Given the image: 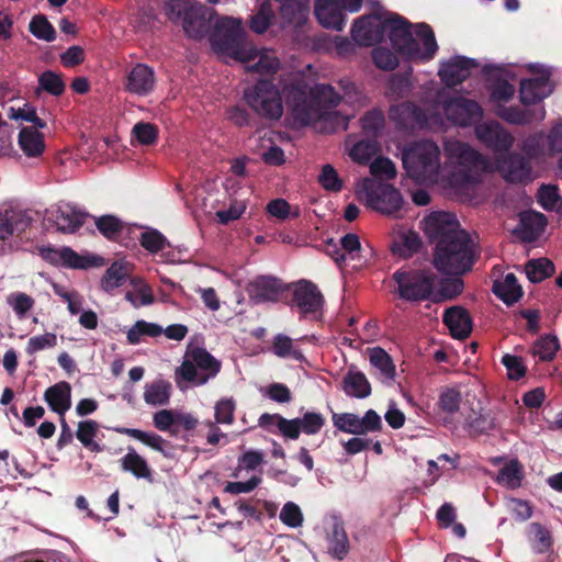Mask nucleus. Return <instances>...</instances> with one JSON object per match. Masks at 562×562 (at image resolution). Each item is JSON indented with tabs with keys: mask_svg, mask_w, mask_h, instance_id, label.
<instances>
[{
	"mask_svg": "<svg viewBox=\"0 0 562 562\" xmlns=\"http://www.w3.org/2000/svg\"><path fill=\"white\" fill-rule=\"evenodd\" d=\"M368 196L371 206L382 214H395L403 205L401 192L389 183H378V186L368 193Z\"/></svg>",
	"mask_w": 562,
	"mask_h": 562,
	"instance_id": "a211bd4d",
	"label": "nucleus"
},
{
	"mask_svg": "<svg viewBox=\"0 0 562 562\" xmlns=\"http://www.w3.org/2000/svg\"><path fill=\"white\" fill-rule=\"evenodd\" d=\"M530 542L533 552L543 554L552 552L553 538L550 530L540 522H531L529 526Z\"/></svg>",
	"mask_w": 562,
	"mask_h": 562,
	"instance_id": "a19ab883",
	"label": "nucleus"
},
{
	"mask_svg": "<svg viewBox=\"0 0 562 562\" xmlns=\"http://www.w3.org/2000/svg\"><path fill=\"white\" fill-rule=\"evenodd\" d=\"M560 348L557 336L546 335L540 337L532 348V353L541 361H552Z\"/></svg>",
	"mask_w": 562,
	"mask_h": 562,
	"instance_id": "8fccbe9b",
	"label": "nucleus"
},
{
	"mask_svg": "<svg viewBox=\"0 0 562 562\" xmlns=\"http://www.w3.org/2000/svg\"><path fill=\"white\" fill-rule=\"evenodd\" d=\"M384 27L396 53L407 58L419 55V43L414 38L412 23L407 19L390 13L384 19Z\"/></svg>",
	"mask_w": 562,
	"mask_h": 562,
	"instance_id": "6e6552de",
	"label": "nucleus"
},
{
	"mask_svg": "<svg viewBox=\"0 0 562 562\" xmlns=\"http://www.w3.org/2000/svg\"><path fill=\"white\" fill-rule=\"evenodd\" d=\"M130 273V265L124 260H116L105 270L100 286L104 292L112 293L126 282Z\"/></svg>",
	"mask_w": 562,
	"mask_h": 562,
	"instance_id": "2f4dec72",
	"label": "nucleus"
},
{
	"mask_svg": "<svg viewBox=\"0 0 562 562\" xmlns=\"http://www.w3.org/2000/svg\"><path fill=\"white\" fill-rule=\"evenodd\" d=\"M318 183L326 191L340 192L342 190V180L339 178L336 169L326 164L322 167V171L318 175Z\"/></svg>",
	"mask_w": 562,
	"mask_h": 562,
	"instance_id": "e2e57ef3",
	"label": "nucleus"
},
{
	"mask_svg": "<svg viewBox=\"0 0 562 562\" xmlns=\"http://www.w3.org/2000/svg\"><path fill=\"white\" fill-rule=\"evenodd\" d=\"M244 99L257 115L267 121H279L283 115L280 91L271 80H258L244 91Z\"/></svg>",
	"mask_w": 562,
	"mask_h": 562,
	"instance_id": "39448f33",
	"label": "nucleus"
},
{
	"mask_svg": "<svg viewBox=\"0 0 562 562\" xmlns=\"http://www.w3.org/2000/svg\"><path fill=\"white\" fill-rule=\"evenodd\" d=\"M99 431V424L95 420L88 419L78 423L76 432L77 439L92 452H101V446L94 441V437Z\"/></svg>",
	"mask_w": 562,
	"mask_h": 562,
	"instance_id": "49530a36",
	"label": "nucleus"
},
{
	"mask_svg": "<svg viewBox=\"0 0 562 562\" xmlns=\"http://www.w3.org/2000/svg\"><path fill=\"white\" fill-rule=\"evenodd\" d=\"M465 428L471 436L488 434L496 428L495 417L490 411L472 412L465 416Z\"/></svg>",
	"mask_w": 562,
	"mask_h": 562,
	"instance_id": "f704fd0d",
	"label": "nucleus"
},
{
	"mask_svg": "<svg viewBox=\"0 0 562 562\" xmlns=\"http://www.w3.org/2000/svg\"><path fill=\"white\" fill-rule=\"evenodd\" d=\"M156 86V76L151 67L138 63L134 65L123 79L124 90L138 97L149 95Z\"/></svg>",
	"mask_w": 562,
	"mask_h": 562,
	"instance_id": "dca6fc26",
	"label": "nucleus"
},
{
	"mask_svg": "<svg viewBox=\"0 0 562 562\" xmlns=\"http://www.w3.org/2000/svg\"><path fill=\"white\" fill-rule=\"evenodd\" d=\"M342 390L348 396L366 398L371 394V384L363 372L350 367L342 378Z\"/></svg>",
	"mask_w": 562,
	"mask_h": 562,
	"instance_id": "7c9ffc66",
	"label": "nucleus"
},
{
	"mask_svg": "<svg viewBox=\"0 0 562 562\" xmlns=\"http://www.w3.org/2000/svg\"><path fill=\"white\" fill-rule=\"evenodd\" d=\"M95 226L98 231L109 240H117L121 235L124 224L114 215H102L95 218Z\"/></svg>",
	"mask_w": 562,
	"mask_h": 562,
	"instance_id": "864d4df0",
	"label": "nucleus"
},
{
	"mask_svg": "<svg viewBox=\"0 0 562 562\" xmlns=\"http://www.w3.org/2000/svg\"><path fill=\"white\" fill-rule=\"evenodd\" d=\"M38 85L41 89L55 97L61 95L65 91V82L61 75L52 70H46L38 77Z\"/></svg>",
	"mask_w": 562,
	"mask_h": 562,
	"instance_id": "052dcab7",
	"label": "nucleus"
},
{
	"mask_svg": "<svg viewBox=\"0 0 562 562\" xmlns=\"http://www.w3.org/2000/svg\"><path fill=\"white\" fill-rule=\"evenodd\" d=\"M375 142L361 139L352 146L349 156L353 161L364 165L371 160L375 154Z\"/></svg>",
	"mask_w": 562,
	"mask_h": 562,
	"instance_id": "0e129e2a",
	"label": "nucleus"
},
{
	"mask_svg": "<svg viewBox=\"0 0 562 562\" xmlns=\"http://www.w3.org/2000/svg\"><path fill=\"white\" fill-rule=\"evenodd\" d=\"M385 125L384 113L379 109L368 111L361 119V126L367 136L379 137Z\"/></svg>",
	"mask_w": 562,
	"mask_h": 562,
	"instance_id": "09e8293b",
	"label": "nucleus"
},
{
	"mask_svg": "<svg viewBox=\"0 0 562 562\" xmlns=\"http://www.w3.org/2000/svg\"><path fill=\"white\" fill-rule=\"evenodd\" d=\"M31 217L22 212H0V240L24 233L31 225Z\"/></svg>",
	"mask_w": 562,
	"mask_h": 562,
	"instance_id": "c756f323",
	"label": "nucleus"
},
{
	"mask_svg": "<svg viewBox=\"0 0 562 562\" xmlns=\"http://www.w3.org/2000/svg\"><path fill=\"white\" fill-rule=\"evenodd\" d=\"M246 293L255 305L278 303L289 291V285L273 276H257L246 284Z\"/></svg>",
	"mask_w": 562,
	"mask_h": 562,
	"instance_id": "9d476101",
	"label": "nucleus"
},
{
	"mask_svg": "<svg viewBox=\"0 0 562 562\" xmlns=\"http://www.w3.org/2000/svg\"><path fill=\"white\" fill-rule=\"evenodd\" d=\"M554 272V263L548 258L532 259L526 265L527 277L532 283L542 282L553 276Z\"/></svg>",
	"mask_w": 562,
	"mask_h": 562,
	"instance_id": "c03bdc74",
	"label": "nucleus"
},
{
	"mask_svg": "<svg viewBox=\"0 0 562 562\" xmlns=\"http://www.w3.org/2000/svg\"><path fill=\"white\" fill-rule=\"evenodd\" d=\"M310 4L300 0H281L280 16L284 23L300 26L308 15Z\"/></svg>",
	"mask_w": 562,
	"mask_h": 562,
	"instance_id": "e433bc0d",
	"label": "nucleus"
},
{
	"mask_svg": "<svg viewBox=\"0 0 562 562\" xmlns=\"http://www.w3.org/2000/svg\"><path fill=\"white\" fill-rule=\"evenodd\" d=\"M325 423L326 419L323 414L306 412L302 417L281 420L282 436L288 439L296 440L301 432L308 436L316 435L325 426Z\"/></svg>",
	"mask_w": 562,
	"mask_h": 562,
	"instance_id": "f3484780",
	"label": "nucleus"
},
{
	"mask_svg": "<svg viewBox=\"0 0 562 562\" xmlns=\"http://www.w3.org/2000/svg\"><path fill=\"white\" fill-rule=\"evenodd\" d=\"M498 168L508 182L520 183L530 179L529 160L520 154H510L499 160Z\"/></svg>",
	"mask_w": 562,
	"mask_h": 562,
	"instance_id": "5701e85b",
	"label": "nucleus"
},
{
	"mask_svg": "<svg viewBox=\"0 0 562 562\" xmlns=\"http://www.w3.org/2000/svg\"><path fill=\"white\" fill-rule=\"evenodd\" d=\"M274 19V11L268 1L260 4L258 11L251 15L249 26L257 34L265 33Z\"/></svg>",
	"mask_w": 562,
	"mask_h": 562,
	"instance_id": "3c124183",
	"label": "nucleus"
},
{
	"mask_svg": "<svg viewBox=\"0 0 562 562\" xmlns=\"http://www.w3.org/2000/svg\"><path fill=\"white\" fill-rule=\"evenodd\" d=\"M464 290V282L460 276L441 279L439 288L432 295V302L439 303L458 297Z\"/></svg>",
	"mask_w": 562,
	"mask_h": 562,
	"instance_id": "37998d69",
	"label": "nucleus"
},
{
	"mask_svg": "<svg viewBox=\"0 0 562 562\" xmlns=\"http://www.w3.org/2000/svg\"><path fill=\"white\" fill-rule=\"evenodd\" d=\"M477 139L495 154L506 153L514 137L498 122L490 121L475 126Z\"/></svg>",
	"mask_w": 562,
	"mask_h": 562,
	"instance_id": "2eb2a0df",
	"label": "nucleus"
},
{
	"mask_svg": "<svg viewBox=\"0 0 562 562\" xmlns=\"http://www.w3.org/2000/svg\"><path fill=\"white\" fill-rule=\"evenodd\" d=\"M369 360L378 371V378L383 383H391L395 378V364L391 356L381 347L369 349Z\"/></svg>",
	"mask_w": 562,
	"mask_h": 562,
	"instance_id": "473e14b6",
	"label": "nucleus"
},
{
	"mask_svg": "<svg viewBox=\"0 0 562 562\" xmlns=\"http://www.w3.org/2000/svg\"><path fill=\"white\" fill-rule=\"evenodd\" d=\"M211 44L216 53L241 63H249L257 55V49L246 40L241 21L231 16H223L215 23Z\"/></svg>",
	"mask_w": 562,
	"mask_h": 562,
	"instance_id": "f03ea898",
	"label": "nucleus"
},
{
	"mask_svg": "<svg viewBox=\"0 0 562 562\" xmlns=\"http://www.w3.org/2000/svg\"><path fill=\"white\" fill-rule=\"evenodd\" d=\"M423 246L420 236L415 231H407L400 236V244L393 248L402 258H411Z\"/></svg>",
	"mask_w": 562,
	"mask_h": 562,
	"instance_id": "603ef678",
	"label": "nucleus"
},
{
	"mask_svg": "<svg viewBox=\"0 0 562 562\" xmlns=\"http://www.w3.org/2000/svg\"><path fill=\"white\" fill-rule=\"evenodd\" d=\"M370 172L378 179L391 180L396 177V167L391 159L378 157L370 165Z\"/></svg>",
	"mask_w": 562,
	"mask_h": 562,
	"instance_id": "774afa93",
	"label": "nucleus"
},
{
	"mask_svg": "<svg viewBox=\"0 0 562 562\" xmlns=\"http://www.w3.org/2000/svg\"><path fill=\"white\" fill-rule=\"evenodd\" d=\"M419 228L423 229L428 243L432 247H437L440 243H446L465 232L457 216L445 211L430 212L420 221Z\"/></svg>",
	"mask_w": 562,
	"mask_h": 562,
	"instance_id": "0eeeda50",
	"label": "nucleus"
},
{
	"mask_svg": "<svg viewBox=\"0 0 562 562\" xmlns=\"http://www.w3.org/2000/svg\"><path fill=\"white\" fill-rule=\"evenodd\" d=\"M328 553L339 561L344 560L350 550V543L341 520L335 519L326 535Z\"/></svg>",
	"mask_w": 562,
	"mask_h": 562,
	"instance_id": "a878e982",
	"label": "nucleus"
},
{
	"mask_svg": "<svg viewBox=\"0 0 562 562\" xmlns=\"http://www.w3.org/2000/svg\"><path fill=\"white\" fill-rule=\"evenodd\" d=\"M314 13L325 29L341 31L346 24L345 11L334 0H316Z\"/></svg>",
	"mask_w": 562,
	"mask_h": 562,
	"instance_id": "412c9836",
	"label": "nucleus"
},
{
	"mask_svg": "<svg viewBox=\"0 0 562 562\" xmlns=\"http://www.w3.org/2000/svg\"><path fill=\"white\" fill-rule=\"evenodd\" d=\"M493 293L506 305L510 306L522 296V289L518 284L516 276L507 273L503 281L494 282Z\"/></svg>",
	"mask_w": 562,
	"mask_h": 562,
	"instance_id": "72a5a7b5",
	"label": "nucleus"
},
{
	"mask_svg": "<svg viewBox=\"0 0 562 562\" xmlns=\"http://www.w3.org/2000/svg\"><path fill=\"white\" fill-rule=\"evenodd\" d=\"M288 285L292 297L286 304L296 306L303 316L315 314L322 310L324 296L315 283L306 279H301Z\"/></svg>",
	"mask_w": 562,
	"mask_h": 562,
	"instance_id": "9b49d317",
	"label": "nucleus"
},
{
	"mask_svg": "<svg viewBox=\"0 0 562 562\" xmlns=\"http://www.w3.org/2000/svg\"><path fill=\"white\" fill-rule=\"evenodd\" d=\"M120 462L122 470L131 472L136 479H144L149 483L154 481L153 471L147 461L134 450L122 457Z\"/></svg>",
	"mask_w": 562,
	"mask_h": 562,
	"instance_id": "4c0bfd02",
	"label": "nucleus"
},
{
	"mask_svg": "<svg viewBox=\"0 0 562 562\" xmlns=\"http://www.w3.org/2000/svg\"><path fill=\"white\" fill-rule=\"evenodd\" d=\"M384 35V19L378 12L356 19L351 27V37L360 46H373L382 42Z\"/></svg>",
	"mask_w": 562,
	"mask_h": 562,
	"instance_id": "ddd939ff",
	"label": "nucleus"
},
{
	"mask_svg": "<svg viewBox=\"0 0 562 562\" xmlns=\"http://www.w3.org/2000/svg\"><path fill=\"white\" fill-rule=\"evenodd\" d=\"M183 30L189 37L203 38L210 30V20L203 5L191 4L183 12Z\"/></svg>",
	"mask_w": 562,
	"mask_h": 562,
	"instance_id": "4be33fe9",
	"label": "nucleus"
},
{
	"mask_svg": "<svg viewBox=\"0 0 562 562\" xmlns=\"http://www.w3.org/2000/svg\"><path fill=\"white\" fill-rule=\"evenodd\" d=\"M461 400L462 396L460 391L453 387H448L440 393L437 406L440 412L452 415L459 411Z\"/></svg>",
	"mask_w": 562,
	"mask_h": 562,
	"instance_id": "bf43d9fd",
	"label": "nucleus"
},
{
	"mask_svg": "<svg viewBox=\"0 0 562 562\" xmlns=\"http://www.w3.org/2000/svg\"><path fill=\"white\" fill-rule=\"evenodd\" d=\"M416 35L423 41L424 50L419 49V55L413 58H420L423 60L432 59L438 50L432 29L426 23H419L416 25Z\"/></svg>",
	"mask_w": 562,
	"mask_h": 562,
	"instance_id": "de8ad7c7",
	"label": "nucleus"
},
{
	"mask_svg": "<svg viewBox=\"0 0 562 562\" xmlns=\"http://www.w3.org/2000/svg\"><path fill=\"white\" fill-rule=\"evenodd\" d=\"M40 256L53 266H61L69 269H88L92 267H103L105 259L99 255H80L72 248L64 246L54 248L52 246L41 247Z\"/></svg>",
	"mask_w": 562,
	"mask_h": 562,
	"instance_id": "1a4fd4ad",
	"label": "nucleus"
},
{
	"mask_svg": "<svg viewBox=\"0 0 562 562\" xmlns=\"http://www.w3.org/2000/svg\"><path fill=\"white\" fill-rule=\"evenodd\" d=\"M272 350L279 358L291 357L296 361L302 362L305 360L301 350L293 347V340L285 335L278 334L273 338Z\"/></svg>",
	"mask_w": 562,
	"mask_h": 562,
	"instance_id": "5fc2aeb1",
	"label": "nucleus"
},
{
	"mask_svg": "<svg viewBox=\"0 0 562 562\" xmlns=\"http://www.w3.org/2000/svg\"><path fill=\"white\" fill-rule=\"evenodd\" d=\"M390 119L401 128H413L425 121V114L418 105L406 101L390 109Z\"/></svg>",
	"mask_w": 562,
	"mask_h": 562,
	"instance_id": "bb28decb",
	"label": "nucleus"
},
{
	"mask_svg": "<svg viewBox=\"0 0 562 562\" xmlns=\"http://www.w3.org/2000/svg\"><path fill=\"white\" fill-rule=\"evenodd\" d=\"M44 400L49 408L64 416L71 406V387L66 381L49 386L44 393Z\"/></svg>",
	"mask_w": 562,
	"mask_h": 562,
	"instance_id": "cd10ccee",
	"label": "nucleus"
},
{
	"mask_svg": "<svg viewBox=\"0 0 562 562\" xmlns=\"http://www.w3.org/2000/svg\"><path fill=\"white\" fill-rule=\"evenodd\" d=\"M162 334V328L154 323L145 321H137L134 326L127 331V341L132 345H137L143 336L158 337Z\"/></svg>",
	"mask_w": 562,
	"mask_h": 562,
	"instance_id": "6e6d98bb",
	"label": "nucleus"
},
{
	"mask_svg": "<svg viewBox=\"0 0 562 562\" xmlns=\"http://www.w3.org/2000/svg\"><path fill=\"white\" fill-rule=\"evenodd\" d=\"M392 279L400 299L407 302L432 301L437 276L430 269L402 268L393 273Z\"/></svg>",
	"mask_w": 562,
	"mask_h": 562,
	"instance_id": "20e7f679",
	"label": "nucleus"
},
{
	"mask_svg": "<svg viewBox=\"0 0 562 562\" xmlns=\"http://www.w3.org/2000/svg\"><path fill=\"white\" fill-rule=\"evenodd\" d=\"M477 66L479 63L473 58L454 56L441 63L438 75L447 87H454L467 80L471 69Z\"/></svg>",
	"mask_w": 562,
	"mask_h": 562,
	"instance_id": "6ab92c4d",
	"label": "nucleus"
},
{
	"mask_svg": "<svg viewBox=\"0 0 562 562\" xmlns=\"http://www.w3.org/2000/svg\"><path fill=\"white\" fill-rule=\"evenodd\" d=\"M443 112L447 119L460 126H470L477 122L483 114L481 105L471 99L456 97L445 101Z\"/></svg>",
	"mask_w": 562,
	"mask_h": 562,
	"instance_id": "4468645a",
	"label": "nucleus"
},
{
	"mask_svg": "<svg viewBox=\"0 0 562 562\" xmlns=\"http://www.w3.org/2000/svg\"><path fill=\"white\" fill-rule=\"evenodd\" d=\"M442 322L454 339L463 340L472 333L473 321L469 311L463 306L456 305L446 308Z\"/></svg>",
	"mask_w": 562,
	"mask_h": 562,
	"instance_id": "aec40b11",
	"label": "nucleus"
},
{
	"mask_svg": "<svg viewBox=\"0 0 562 562\" xmlns=\"http://www.w3.org/2000/svg\"><path fill=\"white\" fill-rule=\"evenodd\" d=\"M139 243L147 251L157 254L166 246H170L167 238L157 229H148L140 234Z\"/></svg>",
	"mask_w": 562,
	"mask_h": 562,
	"instance_id": "680f3d73",
	"label": "nucleus"
},
{
	"mask_svg": "<svg viewBox=\"0 0 562 562\" xmlns=\"http://www.w3.org/2000/svg\"><path fill=\"white\" fill-rule=\"evenodd\" d=\"M311 93L313 97L311 102H307L304 99L302 102H297L294 106L295 114L304 123L323 116V113L313 109V103L324 105L325 109L329 110L336 108L340 102V95L329 85H318Z\"/></svg>",
	"mask_w": 562,
	"mask_h": 562,
	"instance_id": "f8f14e48",
	"label": "nucleus"
},
{
	"mask_svg": "<svg viewBox=\"0 0 562 562\" xmlns=\"http://www.w3.org/2000/svg\"><path fill=\"white\" fill-rule=\"evenodd\" d=\"M334 426L344 432L352 435H363V429L360 428V417L352 413H334L333 414Z\"/></svg>",
	"mask_w": 562,
	"mask_h": 562,
	"instance_id": "13d9d810",
	"label": "nucleus"
},
{
	"mask_svg": "<svg viewBox=\"0 0 562 562\" xmlns=\"http://www.w3.org/2000/svg\"><path fill=\"white\" fill-rule=\"evenodd\" d=\"M374 65L382 70H393L398 66V58L395 53L386 47H375L372 50Z\"/></svg>",
	"mask_w": 562,
	"mask_h": 562,
	"instance_id": "69168bd1",
	"label": "nucleus"
},
{
	"mask_svg": "<svg viewBox=\"0 0 562 562\" xmlns=\"http://www.w3.org/2000/svg\"><path fill=\"white\" fill-rule=\"evenodd\" d=\"M476 257V244L467 231L432 248V265L442 274L462 276L471 271Z\"/></svg>",
	"mask_w": 562,
	"mask_h": 562,
	"instance_id": "f257e3e1",
	"label": "nucleus"
},
{
	"mask_svg": "<svg viewBox=\"0 0 562 562\" xmlns=\"http://www.w3.org/2000/svg\"><path fill=\"white\" fill-rule=\"evenodd\" d=\"M176 370V375L186 382L196 385L205 384L221 371V361L215 359L205 348L195 347Z\"/></svg>",
	"mask_w": 562,
	"mask_h": 562,
	"instance_id": "423d86ee",
	"label": "nucleus"
},
{
	"mask_svg": "<svg viewBox=\"0 0 562 562\" xmlns=\"http://www.w3.org/2000/svg\"><path fill=\"white\" fill-rule=\"evenodd\" d=\"M447 149L449 150L450 156L457 158V161L461 167L473 168L475 170L485 168V158L465 143L456 142L450 144Z\"/></svg>",
	"mask_w": 562,
	"mask_h": 562,
	"instance_id": "c85d7f7f",
	"label": "nucleus"
},
{
	"mask_svg": "<svg viewBox=\"0 0 562 562\" xmlns=\"http://www.w3.org/2000/svg\"><path fill=\"white\" fill-rule=\"evenodd\" d=\"M402 161L412 179L435 180L440 168V149L431 140L417 142L403 150Z\"/></svg>",
	"mask_w": 562,
	"mask_h": 562,
	"instance_id": "7ed1b4c3",
	"label": "nucleus"
},
{
	"mask_svg": "<svg viewBox=\"0 0 562 562\" xmlns=\"http://www.w3.org/2000/svg\"><path fill=\"white\" fill-rule=\"evenodd\" d=\"M522 479V465L517 459H513L499 469L496 482L509 490H515L521 486Z\"/></svg>",
	"mask_w": 562,
	"mask_h": 562,
	"instance_id": "ea45409f",
	"label": "nucleus"
},
{
	"mask_svg": "<svg viewBox=\"0 0 562 562\" xmlns=\"http://www.w3.org/2000/svg\"><path fill=\"white\" fill-rule=\"evenodd\" d=\"M19 145L29 157L40 156L45 147L42 134L31 127H23L20 131Z\"/></svg>",
	"mask_w": 562,
	"mask_h": 562,
	"instance_id": "79ce46f5",
	"label": "nucleus"
},
{
	"mask_svg": "<svg viewBox=\"0 0 562 562\" xmlns=\"http://www.w3.org/2000/svg\"><path fill=\"white\" fill-rule=\"evenodd\" d=\"M547 224V217L542 213L527 211L520 214L516 233L522 241L533 243L542 235Z\"/></svg>",
	"mask_w": 562,
	"mask_h": 562,
	"instance_id": "b1692460",
	"label": "nucleus"
},
{
	"mask_svg": "<svg viewBox=\"0 0 562 562\" xmlns=\"http://www.w3.org/2000/svg\"><path fill=\"white\" fill-rule=\"evenodd\" d=\"M57 229L61 233H75L83 225V216L70 209L59 207L54 214Z\"/></svg>",
	"mask_w": 562,
	"mask_h": 562,
	"instance_id": "a18cd8bd",
	"label": "nucleus"
},
{
	"mask_svg": "<svg viewBox=\"0 0 562 562\" xmlns=\"http://www.w3.org/2000/svg\"><path fill=\"white\" fill-rule=\"evenodd\" d=\"M171 384L162 379L147 383L144 390V401L151 406H162L169 403Z\"/></svg>",
	"mask_w": 562,
	"mask_h": 562,
	"instance_id": "58836bf2",
	"label": "nucleus"
},
{
	"mask_svg": "<svg viewBox=\"0 0 562 562\" xmlns=\"http://www.w3.org/2000/svg\"><path fill=\"white\" fill-rule=\"evenodd\" d=\"M29 30L38 40L53 42L56 38L54 26L47 18L42 14H37L32 18Z\"/></svg>",
	"mask_w": 562,
	"mask_h": 562,
	"instance_id": "4d7b16f0",
	"label": "nucleus"
},
{
	"mask_svg": "<svg viewBox=\"0 0 562 562\" xmlns=\"http://www.w3.org/2000/svg\"><path fill=\"white\" fill-rule=\"evenodd\" d=\"M549 76L542 75L536 78L522 79L520 81V101L525 105L542 101L551 93L548 89Z\"/></svg>",
	"mask_w": 562,
	"mask_h": 562,
	"instance_id": "393cba45",
	"label": "nucleus"
},
{
	"mask_svg": "<svg viewBox=\"0 0 562 562\" xmlns=\"http://www.w3.org/2000/svg\"><path fill=\"white\" fill-rule=\"evenodd\" d=\"M116 431L122 435H126L128 437H132L136 440H139L144 445L150 447L151 449L162 453L165 457H170V454L167 452L166 448H170L171 443L164 439L160 435L155 432H146L140 429L136 428H116Z\"/></svg>",
	"mask_w": 562,
	"mask_h": 562,
	"instance_id": "c9c22d12",
	"label": "nucleus"
},
{
	"mask_svg": "<svg viewBox=\"0 0 562 562\" xmlns=\"http://www.w3.org/2000/svg\"><path fill=\"white\" fill-rule=\"evenodd\" d=\"M501 362L506 368L509 380L518 381L527 373V367L525 366L522 358L519 356L505 353L502 357Z\"/></svg>",
	"mask_w": 562,
	"mask_h": 562,
	"instance_id": "338daca9",
	"label": "nucleus"
}]
</instances>
